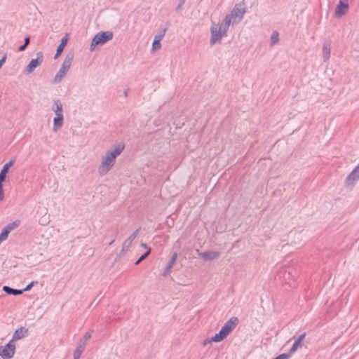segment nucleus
Returning a JSON list of instances; mask_svg holds the SVG:
<instances>
[{"label":"nucleus","instance_id":"nucleus-21","mask_svg":"<svg viewBox=\"0 0 359 359\" xmlns=\"http://www.w3.org/2000/svg\"><path fill=\"white\" fill-rule=\"evenodd\" d=\"M55 115H63L62 104L60 100H54V104L52 108Z\"/></svg>","mask_w":359,"mask_h":359},{"label":"nucleus","instance_id":"nucleus-37","mask_svg":"<svg viewBox=\"0 0 359 359\" xmlns=\"http://www.w3.org/2000/svg\"><path fill=\"white\" fill-rule=\"evenodd\" d=\"M210 338L205 339L203 341V346H206L207 344H210L211 342H212V341H210Z\"/></svg>","mask_w":359,"mask_h":359},{"label":"nucleus","instance_id":"nucleus-33","mask_svg":"<svg viewBox=\"0 0 359 359\" xmlns=\"http://www.w3.org/2000/svg\"><path fill=\"white\" fill-rule=\"evenodd\" d=\"M186 1L187 0H180L179 1L178 5L175 8L176 11H180L182 9V8L183 5L185 4Z\"/></svg>","mask_w":359,"mask_h":359},{"label":"nucleus","instance_id":"nucleus-18","mask_svg":"<svg viewBox=\"0 0 359 359\" xmlns=\"http://www.w3.org/2000/svg\"><path fill=\"white\" fill-rule=\"evenodd\" d=\"M177 257H178V254L177 252H175L172 253L166 267L165 268L163 273H162V276L163 277H165L168 276V274L171 271L174 264H175L177 259Z\"/></svg>","mask_w":359,"mask_h":359},{"label":"nucleus","instance_id":"nucleus-42","mask_svg":"<svg viewBox=\"0 0 359 359\" xmlns=\"http://www.w3.org/2000/svg\"><path fill=\"white\" fill-rule=\"evenodd\" d=\"M114 242V240L111 241V242L109 243V245H111Z\"/></svg>","mask_w":359,"mask_h":359},{"label":"nucleus","instance_id":"nucleus-35","mask_svg":"<svg viewBox=\"0 0 359 359\" xmlns=\"http://www.w3.org/2000/svg\"><path fill=\"white\" fill-rule=\"evenodd\" d=\"M27 47V46L25 44H22L20 46H18V51L22 52L26 50Z\"/></svg>","mask_w":359,"mask_h":359},{"label":"nucleus","instance_id":"nucleus-6","mask_svg":"<svg viewBox=\"0 0 359 359\" xmlns=\"http://www.w3.org/2000/svg\"><path fill=\"white\" fill-rule=\"evenodd\" d=\"M15 352V342L11 339L6 345L0 346V356L2 359H11Z\"/></svg>","mask_w":359,"mask_h":359},{"label":"nucleus","instance_id":"nucleus-25","mask_svg":"<svg viewBox=\"0 0 359 359\" xmlns=\"http://www.w3.org/2000/svg\"><path fill=\"white\" fill-rule=\"evenodd\" d=\"M279 41V33L273 31L271 35L270 45L272 46Z\"/></svg>","mask_w":359,"mask_h":359},{"label":"nucleus","instance_id":"nucleus-2","mask_svg":"<svg viewBox=\"0 0 359 359\" xmlns=\"http://www.w3.org/2000/svg\"><path fill=\"white\" fill-rule=\"evenodd\" d=\"M114 34L111 31H101L97 33L92 39L89 50L93 52L97 47L102 46L104 44L113 39Z\"/></svg>","mask_w":359,"mask_h":359},{"label":"nucleus","instance_id":"nucleus-22","mask_svg":"<svg viewBox=\"0 0 359 359\" xmlns=\"http://www.w3.org/2000/svg\"><path fill=\"white\" fill-rule=\"evenodd\" d=\"M233 19L230 18L228 15H226L224 18L222 20L219 27L222 28V29L227 33L229 26L231 24H232Z\"/></svg>","mask_w":359,"mask_h":359},{"label":"nucleus","instance_id":"nucleus-43","mask_svg":"<svg viewBox=\"0 0 359 359\" xmlns=\"http://www.w3.org/2000/svg\"><path fill=\"white\" fill-rule=\"evenodd\" d=\"M4 241L1 239V238H0V244L3 242Z\"/></svg>","mask_w":359,"mask_h":359},{"label":"nucleus","instance_id":"nucleus-5","mask_svg":"<svg viewBox=\"0 0 359 359\" xmlns=\"http://www.w3.org/2000/svg\"><path fill=\"white\" fill-rule=\"evenodd\" d=\"M244 5V1L240 4H236L230 13L227 14L233 19L232 25L238 24L243 18V15L246 13V8L241 6Z\"/></svg>","mask_w":359,"mask_h":359},{"label":"nucleus","instance_id":"nucleus-9","mask_svg":"<svg viewBox=\"0 0 359 359\" xmlns=\"http://www.w3.org/2000/svg\"><path fill=\"white\" fill-rule=\"evenodd\" d=\"M348 9V0H339L334 10V16L341 18L347 13Z\"/></svg>","mask_w":359,"mask_h":359},{"label":"nucleus","instance_id":"nucleus-13","mask_svg":"<svg viewBox=\"0 0 359 359\" xmlns=\"http://www.w3.org/2000/svg\"><path fill=\"white\" fill-rule=\"evenodd\" d=\"M198 255L205 262L212 261L217 259L220 256L219 251H205L199 252L198 250Z\"/></svg>","mask_w":359,"mask_h":359},{"label":"nucleus","instance_id":"nucleus-4","mask_svg":"<svg viewBox=\"0 0 359 359\" xmlns=\"http://www.w3.org/2000/svg\"><path fill=\"white\" fill-rule=\"evenodd\" d=\"M210 33L211 36L210 43L211 46L217 43H220L222 39L227 35V33H226L218 24H216L214 22H212V25L210 27Z\"/></svg>","mask_w":359,"mask_h":359},{"label":"nucleus","instance_id":"nucleus-1","mask_svg":"<svg viewBox=\"0 0 359 359\" xmlns=\"http://www.w3.org/2000/svg\"><path fill=\"white\" fill-rule=\"evenodd\" d=\"M125 144L123 142L118 143L114 145V149L107 151L105 155L102 157L100 165L98 167V172L100 175L104 176L114 165L116 159L125 149Z\"/></svg>","mask_w":359,"mask_h":359},{"label":"nucleus","instance_id":"nucleus-16","mask_svg":"<svg viewBox=\"0 0 359 359\" xmlns=\"http://www.w3.org/2000/svg\"><path fill=\"white\" fill-rule=\"evenodd\" d=\"M28 329L25 327H20V328L15 330L11 340L14 342L20 339H23L28 334Z\"/></svg>","mask_w":359,"mask_h":359},{"label":"nucleus","instance_id":"nucleus-28","mask_svg":"<svg viewBox=\"0 0 359 359\" xmlns=\"http://www.w3.org/2000/svg\"><path fill=\"white\" fill-rule=\"evenodd\" d=\"M151 249L149 248L148 250L144 252L135 262V265H138L141 262H142L144 259H145L151 253Z\"/></svg>","mask_w":359,"mask_h":359},{"label":"nucleus","instance_id":"nucleus-15","mask_svg":"<svg viewBox=\"0 0 359 359\" xmlns=\"http://www.w3.org/2000/svg\"><path fill=\"white\" fill-rule=\"evenodd\" d=\"M306 337V333L304 332L298 336V337L294 340L292 346L289 350L287 353H290V356L291 354L295 353L298 348H301L303 345V341Z\"/></svg>","mask_w":359,"mask_h":359},{"label":"nucleus","instance_id":"nucleus-19","mask_svg":"<svg viewBox=\"0 0 359 359\" xmlns=\"http://www.w3.org/2000/svg\"><path fill=\"white\" fill-rule=\"evenodd\" d=\"M64 123V116L63 115H55V116L53 118V131L57 132L58 130H60Z\"/></svg>","mask_w":359,"mask_h":359},{"label":"nucleus","instance_id":"nucleus-23","mask_svg":"<svg viewBox=\"0 0 359 359\" xmlns=\"http://www.w3.org/2000/svg\"><path fill=\"white\" fill-rule=\"evenodd\" d=\"M227 337V335L222 331L221 329L218 333L215 334L210 338V341H212V342H220L225 339Z\"/></svg>","mask_w":359,"mask_h":359},{"label":"nucleus","instance_id":"nucleus-39","mask_svg":"<svg viewBox=\"0 0 359 359\" xmlns=\"http://www.w3.org/2000/svg\"><path fill=\"white\" fill-rule=\"evenodd\" d=\"M4 200V191L2 193H0V201H2Z\"/></svg>","mask_w":359,"mask_h":359},{"label":"nucleus","instance_id":"nucleus-31","mask_svg":"<svg viewBox=\"0 0 359 359\" xmlns=\"http://www.w3.org/2000/svg\"><path fill=\"white\" fill-rule=\"evenodd\" d=\"M37 283H38V282H37V281H32V282H30L28 285H26V287H25L24 289H22L23 292H27V291H29V290L32 289V287L34 285H36V284H37Z\"/></svg>","mask_w":359,"mask_h":359},{"label":"nucleus","instance_id":"nucleus-11","mask_svg":"<svg viewBox=\"0 0 359 359\" xmlns=\"http://www.w3.org/2000/svg\"><path fill=\"white\" fill-rule=\"evenodd\" d=\"M359 179V163L353 168L346 177L345 183L346 187H353L357 180Z\"/></svg>","mask_w":359,"mask_h":359},{"label":"nucleus","instance_id":"nucleus-26","mask_svg":"<svg viewBox=\"0 0 359 359\" xmlns=\"http://www.w3.org/2000/svg\"><path fill=\"white\" fill-rule=\"evenodd\" d=\"M15 162V158H11L8 162L3 165L1 170L4 171L6 173H8L9 169L14 165Z\"/></svg>","mask_w":359,"mask_h":359},{"label":"nucleus","instance_id":"nucleus-24","mask_svg":"<svg viewBox=\"0 0 359 359\" xmlns=\"http://www.w3.org/2000/svg\"><path fill=\"white\" fill-rule=\"evenodd\" d=\"M84 350L85 347L83 346V344H79L73 353L74 359H80L81 355Z\"/></svg>","mask_w":359,"mask_h":359},{"label":"nucleus","instance_id":"nucleus-38","mask_svg":"<svg viewBox=\"0 0 359 359\" xmlns=\"http://www.w3.org/2000/svg\"><path fill=\"white\" fill-rule=\"evenodd\" d=\"M140 246H141V247H142V248H144V249H147V250H149V248H150L148 246V245H147V243H142L140 244Z\"/></svg>","mask_w":359,"mask_h":359},{"label":"nucleus","instance_id":"nucleus-30","mask_svg":"<svg viewBox=\"0 0 359 359\" xmlns=\"http://www.w3.org/2000/svg\"><path fill=\"white\" fill-rule=\"evenodd\" d=\"M91 337V333L90 332H86L84 336L80 339L79 344H83L85 347L86 341Z\"/></svg>","mask_w":359,"mask_h":359},{"label":"nucleus","instance_id":"nucleus-27","mask_svg":"<svg viewBox=\"0 0 359 359\" xmlns=\"http://www.w3.org/2000/svg\"><path fill=\"white\" fill-rule=\"evenodd\" d=\"M20 224V221L18 219L15 220L14 222L9 223L5 227L10 231L13 230L14 229L18 227Z\"/></svg>","mask_w":359,"mask_h":359},{"label":"nucleus","instance_id":"nucleus-20","mask_svg":"<svg viewBox=\"0 0 359 359\" xmlns=\"http://www.w3.org/2000/svg\"><path fill=\"white\" fill-rule=\"evenodd\" d=\"M2 290L8 295L18 296L23 293L22 290L15 289L8 285H4Z\"/></svg>","mask_w":359,"mask_h":359},{"label":"nucleus","instance_id":"nucleus-34","mask_svg":"<svg viewBox=\"0 0 359 359\" xmlns=\"http://www.w3.org/2000/svg\"><path fill=\"white\" fill-rule=\"evenodd\" d=\"M6 58H7V54H4L3 55V57L0 59V69L2 67V66L4 65V63L6 62Z\"/></svg>","mask_w":359,"mask_h":359},{"label":"nucleus","instance_id":"nucleus-12","mask_svg":"<svg viewBox=\"0 0 359 359\" xmlns=\"http://www.w3.org/2000/svg\"><path fill=\"white\" fill-rule=\"evenodd\" d=\"M239 320L237 317H232L224 324L221 330L228 336L234 330Z\"/></svg>","mask_w":359,"mask_h":359},{"label":"nucleus","instance_id":"nucleus-7","mask_svg":"<svg viewBox=\"0 0 359 359\" xmlns=\"http://www.w3.org/2000/svg\"><path fill=\"white\" fill-rule=\"evenodd\" d=\"M140 227L138 228L137 229H136L130 236L128 238H127L123 244V246H122V249L121 250V252L116 255L115 259H114V261L115 262H118L120 260V259L121 258V257L123 256V255L124 254V252L128 250V249L130 248V246L132 244V242L135 239V238L137 236L139 232H140Z\"/></svg>","mask_w":359,"mask_h":359},{"label":"nucleus","instance_id":"nucleus-17","mask_svg":"<svg viewBox=\"0 0 359 359\" xmlns=\"http://www.w3.org/2000/svg\"><path fill=\"white\" fill-rule=\"evenodd\" d=\"M332 41L330 39H325L323 44V58L324 62L329 60L330 57Z\"/></svg>","mask_w":359,"mask_h":359},{"label":"nucleus","instance_id":"nucleus-10","mask_svg":"<svg viewBox=\"0 0 359 359\" xmlns=\"http://www.w3.org/2000/svg\"><path fill=\"white\" fill-rule=\"evenodd\" d=\"M167 31V28H163L158 29V34L154 36L153 43H152V47L151 49V52L156 51V50H158L161 47V40L163 39V36L165 34V32Z\"/></svg>","mask_w":359,"mask_h":359},{"label":"nucleus","instance_id":"nucleus-36","mask_svg":"<svg viewBox=\"0 0 359 359\" xmlns=\"http://www.w3.org/2000/svg\"><path fill=\"white\" fill-rule=\"evenodd\" d=\"M29 43H30V36H25V39H24V43L23 44H25L27 46H28Z\"/></svg>","mask_w":359,"mask_h":359},{"label":"nucleus","instance_id":"nucleus-3","mask_svg":"<svg viewBox=\"0 0 359 359\" xmlns=\"http://www.w3.org/2000/svg\"><path fill=\"white\" fill-rule=\"evenodd\" d=\"M74 60V54L69 53L66 55L65 60L62 64V66L54 78L55 82H60L67 75L71 64Z\"/></svg>","mask_w":359,"mask_h":359},{"label":"nucleus","instance_id":"nucleus-8","mask_svg":"<svg viewBox=\"0 0 359 359\" xmlns=\"http://www.w3.org/2000/svg\"><path fill=\"white\" fill-rule=\"evenodd\" d=\"M43 54L41 51L36 53V58L32 59L25 68V73L29 74L32 73L35 69L40 66L43 62Z\"/></svg>","mask_w":359,"mask_h":359},{"label":"nucleus","instance_id":"nucleus-41","mask_svg":"<svg viewBox=\"0 0 359 359\" xmlns=\"http://www.w3.org/2000/svg\"><path fill=\"white\" fill-rule=\"evenodd\" d=\"M4 186H3V184H1L0 183V193H2L4 192Z\"/></svg>","mask_w":359,"mask_h":359},{"label":"nucleus","instance_id":"nucleus-40","mask_svg":"<svg viewBox=\"0 0 359 359\" xmlns=\"http://www.w3.org/2000/svg\"><path fill=\"white\" fill-rule=\"evenodd\" d=\"M129 90H130V89L128 88L124 90L123 93H124L125 97L128 96Z\"/></svg>","mask_w":359,"mask_h":359},{"label":"nucleus","instance_id":"nucleus-14","mask_svg":"<svg viewBox=\"0 0 359 359\" xmlns=\"http://www.w3.org/2000/svg\"><path fill=\"white\" fill-rule=\"evenodd\" d=\"M69 40V34L66 33L65 34V36L61 39L59 45L57 46L56 53L54 55L55 60L57 59L61 55L64 49L65 48L66 46L67 45Z\"/></svg>","mask_w":359,"mask_h":359},{"label":"nucleus","instance_id":"nucleus-32","mask_svg":"<svg viewBox=\"0 0 359 359\" xmlns=\"http://www.w3.org/2000/svg\"><path fill=\"white\" fill-rule=\"evenodd\" d=\"M7 174L8 173H6L3 170H0V183L1 184H3L6 181V179L7 177Z\"/></svg>","mask_w":359,"mask_h":359},{"label":"nucleus","instance_id":"nucleus-29","mask_svg":"<svg viewBox=\"0 0 359 359\" xmlns=\"http://www.w3.org/2000/svg\"><path fill=\"white\" fill-rule=\"evenodd\" d=\"M11 233L5 226L2 229L0 233V238L4 241L8 238L9 233Z\"/></svg>","mask_w":359,"mask_h":359}]
</instances>
